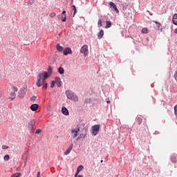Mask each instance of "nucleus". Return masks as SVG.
<instances>
[{
	"instance_id": "f257e3e1",
	"label": "nucleus",
	"mask_w": 177,
	"mask_h": 177,
	"mask_svg": "<svg viewBox=\"0 0 177 177\" xmlns=\"http://www.w3.org/2000/svg\"><path fill=\"white\" fill-rule=\"evenodd\" d=\"M48 78V73L45 71L40 72L37 76V82L36 83L37 86L39 88V86H42L44 82H45V80Z\"/></svg>"
},
{
	"instance_id": "f03ea898",
	"label": "nucleus",
	"mask_w": 177,
	"mask_h": 177,
	"mask_svg": "<svg viewBox=\"0 0 177 177\" xmlns=\"http://www.w3.org/2000/svg\"><path fill=\"white\" fill-rule=\"evenodd\" d=\"M66 95L68 99L70 100H73V102H78V96L75 95L73 91H66Z\"/></svg>"
},
{
	"instance_id": "7ed1b4c3",
	"label": "nucleus",
	"mask_w": 177,
	"mask_h": 177,
	"mask_svg": "<svg viewBox=\"0 0 177 177\" xmlns=\"http://www.w3.org/2000/svg\"><path fill=\"white\" fill-rule=\"evenodd\" d=\"M100 131V125L96 124V125L92 126L91 131H92L93 136H96V135H97V133H99Z\"/></svg>"
},
{
	"instance_id": "20e7f679",
	"label": "nucleus",
	"mask_w": 177,
	"mask_h": 177,
	"mask_svg": "<svg viewBox=\"0 0 177 177\" xmlns=\"http://www.w3.org/2000/svg\"><path fill=\"white\" fill-rule=\"evenodd\" d=\"M35 126V120L32 119L28 123V130L32 131V129H34Z\"/></svg>"
},
{
	"instance_id": "39448f33",
	"label": "nucleus",
	"mask_w": 177,
	"mask_h": 177,
	"mask_svg": "<svg viewBox=\"0 0 177 177\" xmlns=\"http://www.w3.org/2000/svg\"><path fill=\"white\" fill-rule=\"evenodd\" d=\"M80 131V127H77L71 130V133L73 135V139H75L78 136V131Z\"/></svg>"
},
{
	"instance_id": "423d86ee",
	"label": "nucleus",
	"mask_w": 177,
	"mask_h": 177,
	"mask_svg": "<svg viewBox=\"0 0 177 177\" xmlns=\"http://www.w3.org/2000/svg\"><path fill=\"white\" fill-rule=\"evenodd\" d=\"M81 53H84V56H88V46L84 45L80 49Z\"/></svg>"
},
{
	"instance_id": "0eeeda50",
	"label": "nucleus",
	"mask_w": 177,
	"mask_h": 177,
	"mask_svg": "<svg viewBox=\"0 0 177 177\" xmlns=\"http://www.w3.org/2000/svg\"><path fill=\"white\" fill-rule=\"evenodd\" d=\"M109 4L110 6V8H112L115 12H116L117 13L120 12V11L118 10V8H117V6H115V3H114L113 2L110 1L109 3Z\"/></svg>"
},
{
	"instance_id": "6e6552de",
	"label": "nucleus",
	"mask_w": 177,
	"mask_h": 177,
	"mask_svg": "<svg viewBox=\"0 0 177 177\" xmlns=\"http://www.w3.org/2000/svg\"><path fill=\"white\" fill-rule=\"evenodd\" d=\"M25 95H26V90L21 89L18 93V97H19V99H23Z\"/></svg>"
},
{
	"instance_id": "1a4fd4ad",
	"label": "nucleus",
	"mask_w": 177,
	"mask_h": 177,
	"mask_svg": "<svg viewBox=\"0 0 177 177\" xmlns=\"http://www.w3.org/2000/svg\"><path fill=\"white\" fill-rule=\"evenodd\" d=\"M55 82L58 88H60V86H62V80H60V77H56L55 78Z\"/></svg>"
},
{
	"instance_id": "9d476101",
	"label": "nucleus",
	"mask_w": 177,
	"mask_h": 177,
	"mask_svg": "<svg viewBox=\"0 0 177 177\" xmlns=\"http://www.w3.org/2000/svg\"><path fill=\"white\" fill-rule=\"evenodd\" d=\"M64 56H67V55H71V53H73V52L71 51V48L67 47L64 50L63 52Z\"/></svg>"
},
{
	"instance_id": "9b49d317",
	"label": "nucleus",
	"mask_w": 177,
	"mask_h": 177,
	"mask_svg": "<svg viewBox=\"0 0 177 177\" xmlns=\"http://www.w3.org/2000/svg\"><path fill=\"white\" fill-rule=\"evenodd\" d=\"M83 132L84 133H82L80 135V136L78 137V139H81L82 138H86V132H88V129H86V128H84L83 129Z\"/></svg>"
},
{
	"instance_id": "f8f14e48",
	"label": "nucleus",
	"mask_w": 177,
	"mask_h": 177,
	"mask_svg": "<svg viewBox=\"0 0 177 177\" xmlns=\"http://www.w3.org/2000/svg\"><path fill=\"white\" fill-rule=\"evenodd\" d=\"M38 107H39V106L37 104H33L30 106V110H32V111H37Z\"/></svg>"
},
{
	"instance_id": "ddd939ff",
	"label": "nucleus",
	"mask_w": 177,
	"mask_h": 177,
	"mask_svg": "<svg viewBox=\"0 0 177 177\" xmlns=\"http://www.w3.org/2000/svg\"><path fill=\"white\" fill-rule=\"evenodd\" d=\"M67 15H66V10H64L62 13V21L64 23L66 21V19Z\"/></svg>"
},
{
	"instance_id": "4468645a",
	"label": "nucleus",
	"mask_w": 177,
	"mask_h": 177,
	"mask_svg": "<svg viewBox=\"0 0 177 177\" xmlns=\"http://www.w3.org/2000/svg\"><path fill=\"white\" fill-rule=\"evenodd\" d=\"M71 150H73V145H70L69 148L66 150L64 152L65 156H68L71 153Z\"/></svg>"
},
{
	"instance_id": "2eb2a0df",
	"label": "nucleus",
	"mask_w": 177,
	"mask_h": 177,
	"mask_svg": "<svg viewBox=\"0 0 177 177\" xmlns=\"http://www.w3.org/2000/svg\"><path fill=\"white\" fill-rule=\"evenodd\" d=\"M62 113L64 115H68V109H67V108L64 106L62 108Z\"/></svg>"
},
{
	"instance_id": "dca6fc26",
	"label": "nucleus",
	"mask_w": 177,
	"mask_h": 177,
	"mask_svg": "<svg viewBox=\"0 0 177 177\" xmlns=\"http://www.w3.org/2000/svg\"><path fill=\"white\" fill-rule=\"evenodd\" d=\"M103 35H104V31L102 29H101L97 35L98 39H102V38H103Z\"/></svg>"
},
{
	"instance_id": "f3484780",
	"label": "nucleus",
	"mask_w": 177,
	"mask_h": 177,
	"mask_svg": "<svg viewBox=\"0 0 177 177\" xmlns=\"http://www.w3.org/2000/svg\"><path fill=\"white\" fill-rule=\"evenodd\" d=\"M173 24L177 26V14H174L172 19Z\"/></svg>"
},
{
	"instance_id": "a211bd4d",
	"label": "nucleus",
	"mask_w": 177,
	"mask_h": 177,
	"mask_svg": "<svg viewBox=\"0 0 177 177\" xmlns=\"http://www.w3.org/2000/svg\"><path fill=\"white\" fill-rule=\"evenodd\" d=\"M57 50H58V52H63V46H60L59 44H57Z\"/></svg>"
},
{
	"instance_id": "6ab92c4d",
	"label": "nucleus",
	"mask_w": 177,
	"mask_h": 177,
	"mask_svg": "<svg viewBox=\"0 0 177 177\" xmlns=\"http://www.w3.org/2000/svg\"><path fill=\"white\" fill-rule=\"evenodd\" d=\"M141 32L142 34H147V32H149V29H147V28H144L142 29Z\"/></svg>"
},
{
	"instance_id": "aec40b11",
	"label": "nucleus",
	"mask_w": 177,
	"mask_h": 177,
	"mask_svg": "<svg viewBox=\"0 0 177 177\" xmlns=\"http://www.w3.org/2000/svg\"><path fill=\"white\" fill-rule=\"evenodd\" d=\"M58 73H59V74H64V68L63 67H59L58 68Z\"/></svg>"
},
{
	"instance_id": "412c9836",
	"label": "nucleus",
	"mask_w": 177,
	"mask_h": 177,
	"mask_svg": "<svg viewBox=\"0 0 177 177\" xmlns=\"http://www.w3.org/2000/svg\"><path fill=\"white\" fill-rule=\"evenodd\" d=\"M82 169H84V166L80 165L77 168V172L80 173V172H81V171H82Z\"/></svg>"
},
{
	"instance_id": "4be33fe9",
	"label": "nucleus",
	"mask_w": 177,
	"mask_h": 177,
	"mask_svg": "<svg viewBox=\"0 0 177 177\" xmlns=\"http://www.w3.org/2000/svg\"><path fill=\"white\" fill-rule=\"evenodd\" d=\"M110 27H111V21H107L105 28H110Z\"/></svg>"
},
{
	"instance_id": "5701e85b",
	"label": "nucleus",
	"mask_w": 177,
	"mask_h": 177,
	"mask_svg": "<svg viewBox=\"0 0 177 177\" xmlns=\"http://www.w3.org/2000/svg\"><path fill=\"white\" fill-rule=\"evenodd\" d=\"M153 23H155V24L157 25V27H158V30L160 29V27H161V24L157 21H153Z\"/></svg>"
},
{
	"instance_id": "b1692460",
	"label": "nucleus",
	"mask_w": 177,
	"mask_h": 177,
	"mask_svg": "<svg viewBox=\"0 0 177 177\" xmlns=\"http://www.w3.org/2000/svg\"><path fill=\"white\" fill-rule=\"evenodd\" d=\"M142 121H143V118H142V117H138L137 118V122H138L139 124H142Z\"/></svg>"
},
{
	"instance_id": "393cba45",
	"label": "nucleus",
	"mask_w": 177,
	"mask_h": 177,
	"mask_svg": "<svg viewBox=\"0 0 177 177\" xmlns=\"http://www.w3.org/2000/svg\"><path fill=\"white\" fill-rule=\"evenodd\" d=\"M21 173H15V174H12L11 177H21Z\"/></svg>"
},
{
	"instance_id": "a878e982",
	"label": "nucleus",
	"mask_w": 177,
	"mask_h": 177,
	"mask_svg": "<svg viewBox=\"0 0 177 177\" xmlns=\"http://www.w3.org/2000/svg\"><path fill=\"white\" fill-rule=\"evenodd\" d=\"M171 160L172 162H176V156H171Z\"/></svg>"
},
{
	"instance_id": "bb28decb",
	"label": "nucleus",
	"mask_w": 177,
	"mask_h": 177,
	"mask_svg": "<svg viewBox=\"0 0 177 177\" xmlns=\"http://www.w3.org/2000/svg\"><path fill=\"white\" fill-rule=\"evenodd\" d=\"M10 159V157L9 156V155H6L4 156L5 161H9Z\"/></svg>"
},
{
	"instance_id": "cd10ccee",
	"label": "nucleus",
	"mask_w": 177,
	"mask_h": 177,
	"mask_svg": "<svg viewBox=\"0 0 177 177\" xmlns=\"http://www.w3.org/2000/svg\"><path fill=\"white\" fill-rule=\"evenodd\" d=\"M72 8H73L74 10L73 16H75V14L77 13V8L75 7V6H73Z\"/></svg>"
},
{
	"instance_id": "c85d7f7f",
	"label": "nucleus",
	"mask_w": 177,
	"mask_h": 177,
	"mask_svg": "<svg viewBox=\"0 0 177 177\" xmlns=\"http://www.w3.org/2000/svg\"><path fill=\"white\" fill-rule=\"evenodd\" d=\"M50 17H51V18L56 17V13L55 12H51L50 14Z\"/></svg>"
},
{
	"instance_id": "c756f323",
	"label": "nucleus",
	"mask_w": 177,
	"mask_h": 177,
	"mask_svg": "<svg viewBox=\"0 0 177 177\" xmlns=\"http://www.w3.org/2000/svg\"><path fill=\"white\" fill-rule=\"evenodd\" d=\"M30 100L32 102H35L37 100V97L36 96H32L31 98H30Z\"/></svg>"
},
{
	"instance_id": "7c9ffc66",
	"label": "nucleus",
	"mask_w": 177,
	"mask_h": 177,
	"mask_svg": "<svg viewBox=\"0 0 177 177\" xmlns=\"http://www.w3.org/2000/svg\"><path fill=\"white\" fill-rule=\"evenodd\" d=\"M55 84H56L55 82V81H52L51 82V84H50V88H54L55 87Z\"/></svg>"
},
{
	"instance_id": "2f4dec72",
	"label": "nucleus",
	"mask_w": 177,
	"mask_h": 177,
	"mask_svg": "<svg viewBox=\"0 0 177 177\" xmlns=\"http://www.w3.org/2000/svg\"><path fill=\"white\" fill-rule=\"evenodd\" d=\"M97 24H98V27H102V19H99Z\"/></svg>"
},
{
	"instance_id": "473e14b6",
	"label": "nucleus",
	"mask_w": 177,
	"mask_h": 177,
	"mask_svg": "<svg viewBox=\"0 0 177 177\" xmlns=\"http://www.w3.org/2000/svg\"><path fill=\"white\" fill-rule=\"evenodd\" d=\"M1 147H2L3 150H6L7 149L9 148V147H8V146H6V145H2Z\"/></svg>"
},
{
	"instance_id": "72a5a7b5",
	"label": "nucleus",
	"mask_w": 177,
	"mask_h": 177,
	"mask_svg": "<svg viewBox=\"0 0 177 177\" xmlns=\"http://www.w3.org/2000/svg\"><path fill=\"white\" fill-rule=\"evenodd\" d=\"M52 73V66H48V74Z\"/></svg>"
},
{
	"instance_id": "f704fd0d",
	"label": "nucleus",
	"mask_w": 177,
	"mask_h": 177,
	"mask_svg": "<svg viewBox=\"0 0 177 177\" xmlns=\"http://www.w3.org/2000/svg\"><path fill=\"white\" fill-rule=\"evenodd\" d=\"M41 132H42V130H41V129H39L36 131L35 133H41Z\"/></svg>"
},
{
	"instance_id": "c9c22d12",
	"label": "nucleus",
	"mask_w": 177,
	"mask_h": 177,
	"mask_svg": "<svg viewBox=\"0 0 177 177\" xmlns=\"http://www.w3.org/2000/svg\"><path fill=\"white\" fill-rule=\"evenodd\" d=\"M12 91L14 92H17V87H16V86L12 87Z\"/></svg>"
},
{
	"instance_id": "e433bc0d",
	"label": "nucleus",
	"mask_w": 177,
	"mask_h": 177,
	"mask_svg": "<svg viewBox=\"0 0 177 177\" xmlns=\"http://www.w3.org/2000/svg\"><path fill=\"white\" fill-rule=\"evenodd\" d=\"M46 88H48V84H45L43 86V89H46Z\"/></svg>"
},
{
	"instance_id": "4c0bfd02",
	"label": "nucleus",
	"mask_w": 177,
	"mask_h": 177,
	"mask_svg": "<svg viewBox=\"0 0 177 177\" xmlns=\"http://www.w3.org/2000/svg\"><path fill=\"white\" fill-rule=\"evenodd\" d=\"M37 177H41V172L40 171L37 172Z\"/></svg>"
},
{
	"instance_id": "58836bf2",
	"label": "nucleus",
	"mask_w": 177,
	"mask_h": 177,
	"mask_svg": "<svg viewBox=\"0 0 177 177\" xmlns=\"http://www.w3.org/2000/svg\"><path fill=\"white\" fill-rule=\"evenodd\" d=\"M10 95H11V96H16V93H10Z\"/></svg>"
},
{
	"instance_id": "ea45409f",
	"label": "nucleus",
	"mask_w": 177,
	"mask_h": 177,
	"mask_svg": "<svg viewBox=\"0 0 177 177\" xmlns=\"http://www.w3.org/2000/svg\"><path fill=\"white\" fill-rule=\"evenodd\" d=\"M78 174H80L79 172L76 171V174H75V177L78 176Z\"/></svg>"
},
{
	"instance_id": "a19ab883",
	"label": "nucleus",
	"mask_w": 177,
	"mask_h": 177,
	"mask_svg": "<svg viewBox=\"0 0 177 177\" xmlns=\"http://www.w3.org/2000/svg\"><path fill=\"white\" fill-rule=\"evenodd\" d=\"M175 34H177V28L174 29Z\"/></svg>"
},
{
	"instance_id": "79ce46f5",
	"label": "nucleus",
	"mask_w": 177,
	"mask_h": 177,
	"mask_svg": "<svg viewBox=\"0 0 177 177\" xmlns=\"http://www.w3.org/2000/svg\"><path fill=\"white\" fill-rule=\"evenodd\" d=\"M78 177H84L82 175H79Z\"/></svg>"
},
{
	"instance_id": "37998d69",
	"label": "nucleus",
	"mask_w": 177,
	"mask_h": 177,
	"mask_svg": "<svg viewBox=\"0 0 177 177\" xmlns=\"http://www.w3.org/2000/svg\"><path fill=\"white\" fill-rule=\"evenodd\" d=\"M100 162H103V160H102L100 161Z\"/></svg>"
},
{
	"instance_id": "c03bdc74",
	"label": "nucleus",
	"mask_w": 177,
	"mask_h": 177,
	"mask_svg": "<svg viewBox=\"0 0 177 177\" xmlns=\"http://www.w3.org/2000/svg\"><path fill=\"white\" fill-rule=\"evenodd\" d=\"M107 103H110V101H107Z\"/></svg>"
}]
</instances>
